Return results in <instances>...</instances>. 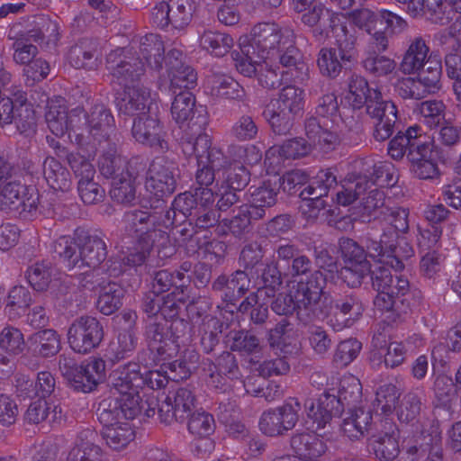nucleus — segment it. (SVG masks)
<instances>
[{
	"label": "nucleus",
	"instance_id": "1",
	"mask_svg": "<svg viewBox=\"0 0 461 461\" xmlns=\"http://www.w3.org/2000/svg\"><path fill=\"white\" fill-rule=\"evenodd\" d=\"M361 401V383L357 377L348 375L341 379L338 396L324 393L316 401L306 400L304 407L308 418L316 424V428L323 429L333 417L340 416L345 408L357 409V405Z\"/></svg>",
	"mask_w": 461,
	"mask_h": 461
},
{
	"label": "nucleus",
	"instance_id": "2",
	"mask_svg": "<svg viewBox=\"0 0 461 461\" xmlns=\"http://www.w3.org/2000/svg\"><path fill=\"white\" fill-rule=\"evenodd\" d=\"M304 129L310 142L303 138L287 140L280 146L271 147L266 153V159H270L276 155L283 159H295L308 155L312 150V146L328 153L334 150L340 144L339 135L321 125L316 117L307 118Z\"/></svg>",
	"mask_w": 461,
	"mask_h": 461
},
{
	"label": "nucleus",
	"instance_id": "3",
	"mask_svg": "<svg viewBox=\"0 0 461 461\" xmlns=\"http://www.w3.org/2000/svg\"><path fill=\"white\" fill-rule=\"evenodd\" d=\"M72 122L77 128V143L80 146L110 141L115 132V121L110 109L96 104L86 112L76 108Z\"/></svg>",
	"mask_w": 461,
	"mask_h": 461
},
{
	"label": "nucleus",
	"instance_id": "4",
	"mask_svg": "<svg viewBox=\"0 0 461 461\" xmlns=\"http://www.w3.org/2000/svg\"><path fill=\"white\" fill-rule=\"evenodd\" d=\"M429 51L421 37L414 38L403 55L400 69L405 75L418 74L421 82L429 87H440L441 60L429 56Z\"/></svg>",
	"mask_w": 461,
	"mask_h": 461
},
{
	"label": "nucleus",
	"instance_id": "5",
	"mask_svg": "<svg viewBox=\"0 0 461 461\" xmlns=\"http://www.w3.org/2000/svg\"><path fill=\"white\" fill-rule=\"evenodd\" d=\"M59 368L61 375L77 391L90 393L105 378V362L102 358H91L86 364L77 366L68 356L59 357Z\"/></svg>",
	"mask_w": 461,
	"mask_h": 461
},
{
	"label": "nucleus",
	"instance_id": "6",
	"mask_svg": "<svg viewBox=\"0 0 461 461\" xmlns=\"http://www.w3.org/2000/svg\"><path fill=\"white\" fill-rule=\"evenodd\" d=\"M131 42V46L117 48L106 57V66L113 80L121 86L138 85L145 74V66Z\"/></svg>",
	"mask_w": 461,
	"mask_h": 461
},
{
	"label": "nucleus",
	"instance_id": "7",
	"mask_svg": "<svg viewBox=\"0 0 461 461\" xmlns=\"http://www.w3.org/2000/svg\"><path fill=\"white\" fill-rule=\"evenodd\" d=\"M326 279L321 270H314L306 281L298 282L296 302L298 303V320L308 325L323 315L320 302L323 294Z\"/></svg>",
	"mask_w": 461,
	"mask_h": 461
},
{
	"label": "nucleus",
	"instance_id": "8",
	"mask_svg": "<svg viewBox=\"0 0 461 461\" xmlns=\"http://www.w3.org/2000/svg\"><path fill=\"white\" fill-rule=\"evenodd\" d=\"M330 312L322 316L334 330L340 331L353 326L363 315L365 306L360 295L353 292L336 293L330 295Z\"/></svg>",
	"mask_w": 461,
	"mask_h": 461
},
{
	"label": "nucleus",
	"instance_id": "9",
	"mask_svg": "<svg viewBox=\"0 0 461 461\" xmlns=\"http://www.w3.org/2000/svg\"><path fill=\"white\" fill-rule=\"evenodd\" d=\"M293 32L288 28L282 29L276 23H260L251 29L249 35L241 37L240 41L245 45L247 55L257 53L267 60L278 51L285 36Z\"/></svg>",
	"mask_w": 461,
	"mask_h": 461
},
{
	"label": "nucleus",
	"instance_id": "10",
	"mask_svg": "<svg viewBox=\"0 0 461 461\" xmlns=\"http://www.w3.org/2000/svg\"><path fill=\"white\" fill-rule=\"evenodd\" d=\"M76 237L82 246L85 269L80 274V284L83 287L92 290L95 289L96 283L94 278L100 272L99 266L107 257L106 244L99 236L91 234L82 228L76 229Z\"/></svg>",
	"mask_w": 461,
	"mask_h": 461
},
{
	"label": "nucleus",
	"instance_id": "11",
	"mask_svg": "<svg viewBox=\"0 0 461 461\" xmlns=\"http://www.w3.org/2000/svg\"><path fill=\"white\" fill-rule=\"evenodd\" d=\"M177 177L176 163L167 157H157L147 172L146 190L158 198L169 196L176 191Z\"/></svg>",
	"mask_w": 461,
	"mask_h": 461
},
{
	"label": "nucleus",
	"instance_id": "12",
	"mask_svg": "<svg viewBox=\"0 0 461 461\" xmlns=\"http://www.w3.org/2000/svg\"><path fill=\"white\" fill-rule=\"evenodd\" d=\"M104 336V327L95 317L81 316L68 328V342L77 353L87 354L96 348Z\"/></svg>",
	"mask_w": 461,
	"mask_h": 461
},
{
	"label": "nucleus",
	"instance_id": "13",
	"mask_svg": "<svg viewBox=\"0 0 461 461\" xmlns=\"http://www.w3.org/2000/svg\"><path fill=\"white\" fill-rule=\"evenodd\" d=\"M39 194L33 186L22 185L12 178L0 190V208L27 216L36 212Z\"/></svg>",
	"mask_w": 461,
	"mask_h": 461
},
{
	"label": "nucleus",
	"instance_id": "14",
	"mask_svg": "<svg viewBox=\"0 0 461 461\" xmlns=\"http://www.w3.org/2000/svg\"><path fill=\"white\" fill-rule=\"evenodd\" d=\"M68 162L78 178L77 190L83 203L95 204L102 202L105 197V191L94 180V166L80 154L68 155Z\"/></svg>",
	"mask_w": 461,
	"mask_h": 461
},
{
	"label": "nucleus",
	"instance_id": "15",
	"mask_svg": "<svg viewBox=\"0 0 461 461\" xmlns=\"http://www.w3.org/2000/svg\"><path fill=\"white\" fill-rule=\"evenodd\" d=\"M300 410V402L294 401L264 411L258 424L260 431L268 437L285 435L295 427L299 420Z\"/></svg>",
	"mask_w": 461,
	"mask_h": 461
},
{
	"label": "nucleus",
	"instance_id": "16",
	"mask_svg": "<svg viewBox=\"0 0 461 461\" xmlns=\"http://www.w3.org/2000/svg\"><path fill=\"white\" fill-rule=\"evenodd\" d=\"M142 408L143 405L132 397L129 399L110 395L99 402L96 416L104 428L133 420Z\"/></svg>",
	"mask_w": 461,
	"mask_h": 461
},
{
	"label": "nucleus",
	"instance_id": "17",
	"mask_svg": "<svg viewBox=\"0 0 461 461\" xmlns=\"http://www.w3.org/2000/svg\"><path fill=\"white\" fill-rule=\"evenodd\" d=\"M131 134L140 143L147 145L158 152L168 150V143L166 140L167 132L155 113L136 117L133 121Z\"/></svg>",
	"mask_w": 461,
	"mask_h": 461
},
{
	"label": "nucleus",
	"instance_id": "18",
	"mask_svg": "<svg viewBox=\"0 0 461 461\" xmlns=\"http://www.w3.org/2000/svg\"><path fill=\"white\" fill-rule=\"evenodd\" d=\"M169 243L168 234L162 230H154L148 236H140L136 244L129 249L126 255L121 258L125 266L137 267L142 265L149 256L152 248H158V254L170 257L175 253V248L167 246Z\"/></svg>",
	"mask_w": 461,
	"mask_h": 461
},
{
	"label": "nucleus",
	"instance_id": "19",
	"mask_svg": "<svg viewBox=\"0 0 461 461\" xmlns=\"http://www.w3.org/2000/svg\"><path fill=\"white\" fill-rule=\"evenodd\" d=\"M195 402V396L191 389L178 388L158 404L160 422L166 425L174 421L183 422L194 408Z\"/></svg>",
	"mask_w": 461,
	"mask_h": 461
},
{
	"label": "nucleus",
	"instance_id": "20",
	"mask_svg": "<svg viewBox=\"0 0 461 461\" xmlns=\"http://www.w3.org/2000/svg\"><path fill=\"white\" fill-rule=\"evenodd\" d=\"M396 240L393 229L388 224H382L377 220L370 222L366 233L362 238L368 257L382 264Z\"/></svg>",
	"mask_w": 461,
	"mask_h": 461
},
{
	"label": "nucleus",
	"instance_id": "21",
	"mask_svg": "<svg viewBox=\"0 0 461 461\" xmlns=\"http://www.w3.org/2000/svg\"><path fill=\"white\" fill-rule=\"evenodd\" d=\"M206 125V115L199 113L195 120L188 122L187 129L181 138L183 152L187 156H195L197 161L212 148L210 137L205 133Z\"/></svg>",
	"mask_w": 461,
	"mask_h": 461
},
{
	"label": "nucleus",
	"instance_id": "22",
	"mask_svg": "<svg viewBox=\"0 0 461 461\" xmlns=\"http://www.w3.org/2000/svg\"><path fill=\"white\" fill-rule=\"evenodd\" d=\"M135 363H129L114 369L109 376L111 395L119 398L131 397L140 404V397L138 387L140 386V373L136 369Z\"/></svg>",
	"mask_w": 461,
	"mask_h": 461
},
{
	"label": "nucleus",
	"instance_id": "23",
	"mask_svg": "<svg viewBox=\"0 0 461 461\" xmlns=\"http://www.w3.org/2000/svg\"><path fill=\"white\" fill-rule=\"evenodd\" d=\"M184 59L183 52L176 49H172L166 56V66L172 89L188 90L196 86L197 74Z\"/></svg>",
	"mask_w": 461,
	"mask_h": 461
},
{
	"label": "nucleus",
	"instance_id": "24",
	"mask_svg": "<svg viewBox=\"0 0 461 461\" xmlns=\"http://www.w3.org/2000/svg\"><path fill=\"white\" fill-rule=\"evenodd\" d=\"M76 108L68 111L66 101L60 96H55L48 101L47 112L45 113L46 122L50 131L57 137H61L68 131L73 132L77 141V128L72 122Z\"/></svg>",
	"mask_w": 461,
	"mask_h": 461
},
{
	"label": "nucleus",
	"instance_id": "25",
	"mask_svg": "<svg viewBox=\"0 0 461 461\" xmlns=\"http://www.w3.org/2000/svg\"><path fill=\"white\" fill-rule=\"evenodd\" d=\"M122 96L117 100L121 113L139 117L150 112V90L139 85L123 86Z\"/></svg>",
	"mask_w": 461,
	"mask_h": 461
},
{
	"label": "nucleus",
	"instance_id": "26",
	"mask_svg": "<svg viewBox=\"0 0 461 461\" xmlns=\"http://www.w3.org/2000/svg\"><path fill=\"white\" fill-rule=\"evenodd\" d=\"M290 446L301 461H320L328 449L325 440L313 432L294 433Z\"/></svg>",
	"mask_w": 461,
	"mask_h": 461
},
{
	"label": "nucleus",
	"instance_id": "27",
	"mask_svg": "<svg viewBox=\"0 0 461 461\" xmlns=\"http://www.w3.org/2000/svg\"><path fill=\"white\" fill-rule=\"evenodd\" d=\"M206 87L212 96L244 103L248 100L247 93L232 77L212 72L206 79Z\"/></svg>",
	"mask_w": 461,
	"mask_h": 461
},
{
	"label": "nucleus",
	"instance_id": "28",
	"mask_svg": "<svg viewBox=\"0 0 461 461\" xmlns=\"http://www.w3.org/2000/svg\"><path fill=\"white\" fill-rule=\"evenodd\" d=\"M148 348L157 354L158 360H166L175 356L177 351L176 345L168 328L159 323H150L146 329Z\"/></svg>",
	"mask_w": 461,
	"mask_h": 461
},
{
	"label": "nucleus",
	"instance_id": "29",
	"mask_svg": "<svg viewBox=\"0 0 461 461\" xmlns=\"http://www.w3.org/2000/svg\"><path fill=\"white\" fill-rule=\"evenodd\" d=\"M68 59L75 68L96 69L101 63L97 41L88 38L79 40L70 48Z\"/></svg>",
	"mask_w": 461,
	"mask_h": 461
},
{
	"label": "nucleus",
	"instance_id": "30",
	"mask_svg": "<svg viewBox=\"0 0 461 461\" xmlns=\"http://www.w3.org/2000/svg\"><path fill=\"white\" fill-rule=\"evenodd\" d=\"M399 429L395 423L385 420L379 435L372 442L375 456L384 461H392L399 454Z\"/></svg>",
	"mask_w": 461,
	"mask_h": 461
},
{
	"label": "nucleus",
	"instance_id": "31",
	"mask_svg": "<svg viewBox=\"0 0 461 461\" xmlns=\"http://www.w3.org/2000/svg\"><path fill=\"white\" fill-rule=\"evenodd\" d=\"M98 439V434L94 429H86L80 431L67 460L100 461L103 456V450L97 444Z\"/></svg>",
	"mask_w": 461,
	"mask_h": 461
},
{
	"label": "nucleus",
	"instance_id": "32",
	"mask_svg": "<svg viewBox=\"0 0 461 461\" xmlns=\"http://www.w3.org/2000/svg\"><path fill=\"white\" fill-rule=\"evenodd\" d=\"M53 249L69 270H85L82 246L76 237V230L73 237L64 235L57 239Z\"/></svg>",
	"mask_w": 461,
	"mask_h": 461
},
{
	"label": "nucleus",
	"instance_id": "33",
	"mask_svg": "<svg viewBox=\"0 0 461 461\" xmlns=\"http://www.w3.org/2000/svg\"><path fill=\"white\" fill-rule=\"evenodd\" d=\"M134 46L138 56L145 59L148 66L154 70L159 71L163 67L165 48L164 43L158 34L149 33L141 37Z\"/></svg>",
	"mask_w": 461,
	"mask_h": 461
},
{
	"label": "nucleus",
	"instance_id": "34",
	"mask_svg": "<svg viewBox=\"0 0 461 461\" xmlns=\"http://www.w3.org/2000/svg\"><path fill=\"white\" fill-rule=\"evenodd\" d=\"M27 345L33 355L45 358L57 355L61 348L59 335L52 329L32 333L27 339Z\"/></svg>",
	"mask_w": 461,
	"mask_h": 461
},
{
	"label": "nucleus",
	"instance_id": "35",
	"mask_svg": "<svg viewBox=\"0 0 461 461\" xmlns=\"http://www.w3.org/2000/svg\"><path fill=\"white\" fill-rule=\"evenodd\" d=\"M278 191L276 184L273 185L270 181H265L262 185L255 188L251 192L249 204H247L251 209L250 216L263 219L276 203Z\"/></svg>",
	"mask_w": 461,
	"mask_h": 461
},
{
	"label": "nucleus",
	"instance_id": "36",
	"mask_svg": "<svg viewBox=\"0 0 461 461\" xmlns=\"http://www.w3.org/2000/svg\"><path fill=\"white\" fill-rule=\"evenodd\" d=\"M373 420L372 411L369 409L358 407L350 409L346 413L341 423L343 433L350 439H359L367 431Z\"/></svg>",
	"mask_w": 461,
	"mask_h": 461
},
{
	"label": "nucleus",
	"instance_id": "37",
	"mask_svg": "<svg viewBox=\"0 0 461 461\" xmlns=\"http://www.w3.org/2000/svg\"><path fill=\"white\" fill-rule=\"evenodd\" d=\"M95 281V287L96 285L101 287L97 300L98 310L104 315L113 314L122 305L125 293L123 287L115 282L104 284V282L101 283L97 279Z\"/></svg>",
	"mask_w": 461,
	"mask_h": 461
},
{
	"label": "nucleus",
	"instance_id": "38",
	"mask_svg": "<svg viewBox=\"0 0 461 461\" xmlns=\"http://www.w3.org/2000/svg\"><path fill=\"white\" fill-rule=\"evenodd\" d=\"M269 104L295 116L303 110L304 91L295 86H286L281 89L278 98L270 102Z\"/></svg>",
	"mask_w": 461,
	"mask_h": 461
},
{
	"label": "nucleus",
	"instance_id": "39",
	"mask_svg": "<svg viewBox=\"0 0 461 461\" xmlns=\"http://www.w3.org/2000/svg\"><path fill=\"white\" fill-rule=\"evenodd\" d=\"M43 174L48 185L55 191L67 192L71 187L68 170L52 157L47 158L43 163Z\"/></svg>",
	"mask_w": 461,
	"mask_h": 461
},
{
	"label": "nucleus",
	"instance_id": "40",
	"mask_svg": "<svg viewBox=\"0 0 461 461\" xmlns=\"http://www.w3.org/2000/svg\"><path fill=\"white\" fill-rule=\"evenodd\" d=\"M271 59H277L279 63L288 68L303 71L305 64L301 60L300 51L295 46V35L293 32L285 36L284 41L278 51L271 56Z\"/></svg>",
	"mask_w": 461,
	"mask_h": 461
},
{
	"label": "nucleus",
	"instance_id": "41",
	"mask_svg": "<svg viewBox=\"0 0 461 461\" xmlns=\"http://www.w3.org/2000/svg\"><path fill=\"white\" fill-rule=\"evenodd\" d=\"M348 63L351 62L343 60L336 48L324 47L319 51L317 65L321 74L324 77L336 78Z\"/></svg>",
	"mask_w": 461,
	"mask_h": 461
},
{
	"label": "nucleus",
	"instance_id": "42",
	"mask_svg": "<svg viewBox=\"0 0 461 461\" xmlns=\"http://www.w3.org/2000/svg\"><path fill=\"white\" fill-rule=\"evenodd\" d=\"M37 25L26 32L28 40H32L46 48L55 47L59 40L58 23L43 17L40 18Z\"/></svg>",
	"mask_w": 461,
	"mask_h": 461
},
{
	"label": "nucleus",
	"instance_id": "43",
	"mask_svg": "<svg viewBox=\"0 0 461 461\" xmlns=\"http://www.w3.org/2000/svg\"><path fill=\"white\" fill-rule=\"evenodd\" d=\"M302 23L309 27L319 26L321 29L314 30V36L320 37L321 39L327 36L326 25L329 22L328 26L333 27V16L332 14L321 5L316 4L310 7L306 12L303 13L301 17Z\"/></svg>",
	"mask_w": 461,
	"mask_h": 461
},
{
	"label": "nucleus",
	"instance_id": "44",
	"mask_svg": "<svg viewBox=\"0 0 461 461\" xmlns=\"http://www.w3.org/2000/svg\"><path fill=\"white\" fill-rule=\"evenodd\" d=\"M195 98L194 95L188 91H180L174 98L171 104L172 118L177 123H184L187 121L192 122L196 119L194 116Z\"/></svg>",
	"mask_w": 461,
	"mask_h": 461
},
{
	"label": "nucleus",
	"instance_id": "45",
	"mask_svg": "<svg viewBox=\"0 0 461 461\" xmlns=\"http://www.w3.org/2000/svg\"><path fill=\"white\" fill-rule=\"evenodd\" d=\"M234 41L225 32L204 31L200 37L201 47L216 57H222L232 48Z\"/></svg>",
	"mask_w": 461,
	"mask_h": 461
},
{
	"label": "nucleus",
	"instance_id": "46",
	"mask_svg": "<svg viewBox=\"0 0 461 461\" xmlns=\"http://www.w3.org/2000/svg\"><path fill=\"white\" fill-rule=\"evenodd\" d=\"M102 435L106 444L117 451L124 448L135 437L129 421L104 427Z\"/></svg>",
	"mask_w": 461,
	"mask_h": 461
},
{
	"label": "nucleus",
	"instance_id": "47",
	"mask_svg": "<svg viewBox=\"0 0 461 461\" xmlns=\"http://www.w3.org/2000/svg\"><path fill=\"white\" fill-rule=\"evenodd\" d=\"M127 160L117 155L115 148H110L99 159V169L101 174L107 177L116 179L130 174L127 169Z\"/></svg>",
	"mask_w": 461,
	"mask_h": 461
},
{
	"label": "nucleus",
	"instance_id": "48",
	"mask_svg": "<svg viewBox=\"0 0 461 461\" xmlns=\"http://www.w3.org/2000/svg\"><path fill=\"white\" fill-rule=\"evenodd\" d=\"M258 279L259 285H261L258 289L259 294H263L268 298L274 297L283 284L282 274L277 262L270 261L267 263Z\"/></svg>",
	"mask_w": 461,
	"mask_h": 461
},
{
	"label": "nucleus",
	"instance_id": "49",
	"mask_svg": "<svg viewBox=\"0 0 461 461\" xmlns=\"http://www.w3.org/2000/svg\"><path fill=\"white\" fill-rule=\"evenodd\" d=\"M110 196L112 200L118 203L123 205L132 204L136 199V188L133 176L130 173L113 179L110 190Z\"/></svg>",
	"mask_w": 461,
	"mask_h": 461
},
{
	"label": "nucleus",
	"instance_id": "50",
	"mask_svg": "<svg viewBox=\"0 0 461 461\" xmlns=\"http://www.w3.org/2000/svg\"><path fill=\"white\" fill-rule=\"evenodd\" d=\"M420 131L419 127H410L404 133L399 131L389 142V156L395 160L402 159L405 155L407 156V153L411 149L414 140H417L420 137Z\"/></svg>",
	"mask_w": 461,
	"mask_h": 461
},
{
	"label": "nucleus",
	"instance_id": "51",
	"mask_svg": "<svg viewBox=\"0 0 461 461\" xmlns=\"http://www.w3.org/2000/svg\"><path fill=\"white\" fill-rule=\"evenodd\" d=\"M440 87H429L420 79L412 77H403L399 79L395 85V91L399 96L403 99L420 100L427 96L429 93H434Z\"/></svg>",
	"mask_w": 461,
	"mask_h": 461
},
{
	"label": "nucleus",
	"instance_id": "52",
	"mask_svg": "<svg viewBox=\"0 0 461 461\" xmlns=\"http://www.w3.org/2000/svg\"><path fill=\"white\" fill-rule=\"evenodd\" d=\"M31 293L22 285L14 286L6 297L5 312L9 319L18 318L30 306Z\"/></svg>",
	"mask_w": 461,
	"mask_h": 461
},
{
	"label": "nucleus",
	"instance_id": "53",
	"mask_svg": "<svg viewBox=\"0 0 461 461\" xmlns=\"http://www.w3.org/2000/svg\"><path fill=\"white\" fill-rule=\"evenodd\" d=\"M171 27L183 30L192 21L195 10L194 0H169Z\"/></svg>",
	"mask_w": 461,
	"mask_h": 461
},
{
	"label": "nucleus",
	"instance_id": "54",
	"mask_svg": "<svg viewBox=\"0 0 461 461\" xmlns=\"http://www.w3.org/2000/svg\"><path fill=\"white\" fill-rule=\"evenodd\" d=\"M262 115L269 123L275 134L284 136L291 132L294 126V115L277 110L274 105L269 104L264 109Z\"/></svg>",
	"mask_w": 461,
	"mask_h": 461
},
{
	"label": "nucleus",
	"instance_id": "55",
	"mask_svg": "<svg viewBox=\"0 0 461 461\" xmlns=\"http://www.w3.org/2000/svg\"><path fill=\"white\" fill-rule=\"evenodd\" d=\"M438 149L433 141L425 140V136L420 135L407 153V158L411 164V169L420 163H426L433 158H438Z\"/></svg>",
	"mask_w": 461,
	"mask_h": 461
},
{
	"label": "nucleus",
	"instance_id": "56",
	"mask_svg": "<svg viewBox=\"0 0 461 461\" xmlns=\"http://www.w3.org/2000/svg\"><path fill=\"white\" fill-rule=\"evenodd\" d=\"M122 221L124 229L130 233L148 236L155 229H151L154 222L151 221V215L143 211L132 210L124 213Z\"/></svg>",
	"mask_w": 461,
	"mask_h": 461
},
{
	"label": "nucleus",
	"instance_id": "57",
	"mask_svg": "<svg viewBox=\"0 0 461 461\" xmlns=\"http://www.w3.org/2000/svg\"><path fill=\"white\" fill-rule=\"evenodd\" d=\"M371 100L366 105V113L377 121L398 119V110L392 101L383 100L381 92H373Z\"/></svg>",
	"mask_w": 461,
	"mask_h": 461
},
{
	"label": "nucleus",
	"instance_id": "58",
	"mask_svg": "<svg viewBox=\"0 0 461 461\" xmlns=\"http://www.w3.org/2000/svg\"><path fill=\"white\" fill-rule=\"evenodd\" d=\"M369 189V181L366 175H358L354 181L347 186H342L336 194V200L339 205L347 206L360 198Z\"/></svg>",
	"mask_w": 461,
	"mask_h": 461
},
{
	"label": "nucleus",
	"instance_id": "59",
	"mask_svg": "<svg viewBox=\"0 0 461 461\" xmlns=\"http://www.w3.org/2000/svg\"><path fill=\"white\" fill-rule=\"evenodd\" d=\"M258 131L256 120L250 114L239 116L230 130V136L240 142L254 140L258 137Z\"/></svg>",
	"mask_w": 461,
	"mask_h": 461
},
{
	"label": "nucleus",
	"instance_id": "60",
	"mask_svg": "<svg viewBox=\"0 0 461 461\" xmlns=\"http://www.w3.org/2000/svg\"><path fill=\"white\" fill-rule=\"evenodd\" d=\"M337 186V178L330 171H321L316 176L315 179L303 188L300 194V197H311L314 195L315 198H321L326 196L331 188Z\"/></svg>",
	"mask_w": 461,
	"mask_h": 461
},
{
	"label": "nucleus",
	"instance_id": "61",
	"mask_svg": "<svg viewBox=\"0 0 461 461\" xmlns=\"http://www.w3.org/2000/svg\"><path fill=\"white\" fill-rule=\"evenodd\" d=\"M245 45L240 41V52H232L231 56L235 61V68L244 77H257L259 67L263 66L265 59L255 53L247 55L244 50Z\"/></svg>",
	"mask_w": 461,
	"mask_h": 461
},
{
	"label": "nucleus",
	"instance_id": "62",
	"mask_svg": "<svg viewBox=\"0 0 461 461\" xmlns=\"http://www.w3.org/2000/svg\"><path fill=\"white\" fill-rule=\"evenodd\" d=\"M339 248L344 265L370 263L367 249L350 238L342 237Z\"/></svg>",
	"mask_w": 461,
	"mask_h": 461
},
{
	"label": "nucleus",
	"instance_id": "63",
	"mask_svg": "<svg viewBox=\"0 0 461 461\" xmlns=\"http://www.w3.org/2000/svg\"><path fill=\"white\" fill-rule=\"evenodd\" d=\"M187 429L194 437L207 439L214 432L215 421L208 412H194L188 420Z\"/></svg>",
	"mask_w": 461,
	"mask_h": 461
},
{
	"label": "nucleus",
	"instance_id": "64",
	"mask_svg": "<svg viewBox=\"0 0 461 461\" xmlns=\"http://www.w3.org/2000/svg\"><path fill=\"white\" fill-rule=\"evenodd\" d=\"M58 406H54L50 411V405L46 402L45 399H38L32 402L26 412L24 419L31 424H39L42 421L48 420L50 423L54 422L59 417H58Z\"/></svg>",
	"mask_w": 461,
	"mask_h": 461
}]
</instances>
